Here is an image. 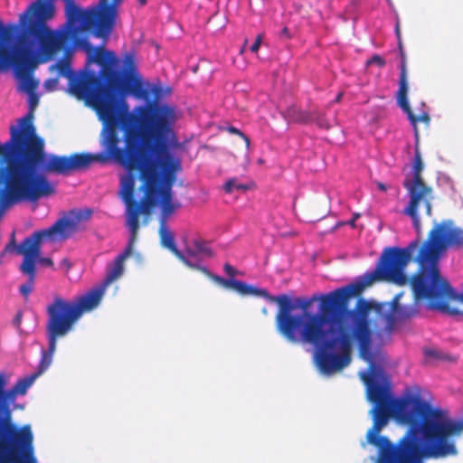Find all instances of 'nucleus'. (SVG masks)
I'll list each match as a JSON object with an SVG mask.
<instances>
[{"instance_id":"1","label":"nucleus","mask_w":463,"mask_h":463,"mask_svg":"<svg viewBox=\"0 0 463 463\" xmlns=\"http://www.w3.org/2000/svg\"><path fill=\"white\" fill-rule=\"evenodd\" d=\"M176 121L175 108L156 100L139 106L136 129L127 128L124 146L119 145L108 156L121 165L119 195L127 206L126 222L149 214L159 202L172 201V185L181 163L168 152L166 138Z\"/></svg>"},{"instance_id":"2","label":"nucleus","mask_w":463,"mask_h":463,"mask_svg":"<svg viewBox=\"0 0 463 463\" xmlns=\"http://www.w3.org/2000/svg\"><path fill=\"white\" fill-rule=\"evenodd\" d=\"M419 247V241H413L405 248H386L375 269L364 275L362 280L338 288L326 293L323 299L325 311L335 312L340 333L345 343V353L351 358L354 343L359 348L360 356L364 361L372 359V340L374 332L392 331L395 325V313L402 318H410L418 313L416 304L411 307L399 305L400 295H396L392 303H378L373 300L359 298L353 308H349L352 297H356L376 281H391L404 286L411 279L404 269Z\"/></svg>"},{"instance_id":"3","label":"nucleus","mask_w":463,"mask_h":463,"mask_svg":"<svg viewBox=\"0 0 463 463\" xmlns=\"http://www.w3.org/2000/svg\"><path fill=\"white\" fill-rule=\"evenodd\" d=\"M419 269L411 282L416 301L428 308L463 316V230L451 220L436 224L419 250Z\"/></svg>"},{"instance_id":"4","label":"nucleus","mask_w":463,"mask_h":463,"mask_svg":"<svg viewBox=\"0 0 463 463\" xmlns=\"http://www.w3.org/2000/svg\"><path fill=\"white\" fill-rule=\"evenodd\" d=\"M55 14V6L49 2L34 1L20 16L24 26L19 44L13 50L0 51V70L12 65L16 76H26L36 68L34 49L39 48L46 61L61 49H68L77 35L76 28L68 25L52 30L47 22Z\"/></svg>"},{"instance_id":"5","label":"nucleus","mask_w":463,"mask_h":463,"mask_svg":"<svg viewBox=\"0 0 463 463\" xmlns=\"http://www.w3.org/2000/svg\"><path fill=\"white\" fill-rule=\"evenodd\" d=\"M22 130L11 126L10 139L0 145V195L11 198L34 196L42 191V177L34 175L43 161L42 143L32 138L33 128L27 121Z\"/></svg>"},{"instance_id":"6","label":"nucleus","mask_w":463,"mask_h":463,"mask_svg":"<svg viewBox=\"0 0 463 463\" xmlns=\"http://www.w3.org/2000/svg\"><path fill=\"white\" fill-rule=\"evenodd\" d=\"M69 90L78 99L94 100L104 123L102 146L105 152L109 153L119 145V125L124 132L127 128L136 129L135 117L139 107L135 109V114L128 113V106L115 81L102 83L93 72H86L71 78Z\"/></svg>"},{"instance_id":"7","label":"nucleus","mask_w":463,"mask_h":463,"mask_svg":"<svg viewBox=\"0 0 463 463\" xmlns=\"http://www.w3.org/2000/svg\"><path fill=\"white\" fill-rule=\"evenodd\" d=\"M368 373H361V378L366 385L367 398L373 403L371 410L373 420L385 427L391 417H395L409 429H414L415 437L422 436V446H429V439L424 431L425 422L429 419V403L418 395L405 399H393L389 386V378L383 368L377 365L372 358Z\"/></svg>"},{"instance_id":"8","label":"nucleus","mask_w":463,"mask_h":463,"mask_svg":"<svg viewBox=\"0 0 463 463\" xmlns=\"http://www.w3.org/2000/svg\"><path fill=\"white\" fill-rule=\"evenodd\" d=\"M103 292V288H92L71 301L60 296L54 297L46 307L48 349L42 351L37 371L16 382L14 386V392L25 394L34 381L49 368L56 350L57 340L67 335L85 312L91 311L99 304Z\"/></svg>"},{"instance_id":"9","label":"nucleus","mask_w":463,"mask_h":463,"mask_svg":"<svg viewBox=\"0 0 463 463\" xmlns=\"http://www.w3.org/2000/svg\"><path fill=\"white\" fill-rule=\"evenodd\" d=\"M91 214L90 209L71 210L66 216L59 218L48 229L34 232L18 245L14 243V233H13V239L6 249L13 247L17 254L24 257L19 270L27 277V280L20 286L19 292L25 299L28 298L34 288L36 263L39 262L48 267L53 265L50 258H41L43 241L46 240L51 241H66L80 230V223L88 221Z\"/></svg>"},{"instance_id":"10","label":"nucleus","mask_w":463,"mask_h":463,"mask_svg":"<svg viewBox=\"0 0 463 463\" xmlns=\"http://www.w3.org/2000/svg\"><path fill=\"white\" fill-rule=\"evenodd\" d=\"M326 294H314L310 298H296V307L300 308L302 314L322 315L323 322L318 334L313 338L300 336V340L316 347V362L324 373H333L346 367L351 358L345 353V343L343 341L338 322L335 317L333 310L325 311L323 299Z\"/></svg>"},{"instance_id":"11","label":"nucleus","mask_w":463,"mask_h":463,"mask_svg":"<svg viewBox=\"0 0 463 463\" xmlns=\"http://www.w3.org/2000/svg\"><path fill=\"white\" fill-rule=\"evenodd\" d=\"M224 288H231L241 296L264 297L271 302L278 304L279 311L275 317L276 328L288 341L298 343L300 336L313 338L318 334L323 322L322 315L302 314L301 316L292 315L296 308L291 299L285 294L270 296L266 289L248 285L241 280L235 279H221Z\"/></svg>"},{"instance_id":"12","label":"nucleus","mask_w":463,"mask_h":463,"mask_svg":"<svg viewBox=\"0 0 463 463\" xmlns=\"http://www.w3.org/2000/svg\"><path fill=\"white\" fill-rule=\"evenodd\" d=\"M384 427L373 421L368 430L367 441L378 449V461L382 463L421 462L430 458L429 446H422L414 429H408L404 435L392 444L387 437L379 436Z\"/></svg>"},{"instance_id":"13","label":"nucleus","mask_w":463,"mask_h":463,"mask_svg":"<svg viewBox=\"0 0 463 463\" xmlns=\"http://www.w3.org/2000/svg\"><path fill=\"white\" fill-rule=\"evenodd\" d=\"M424 431L429 439L430 458H441L458 454L455 438L463 433V418L452 420L447 411L429 404V419Z\"/></svg>"},{"instance_id":"14","label":"nucleus","mask_w":463,"mask_h":463,"mask_svg":"<svg viewBox=\"0 0 463 463\" xmlns=\"http://www.w3.org/2000/svg\"><path fill=\"white\" fill-rule=\"evenodd\" d=\"M43 161L35 168L34 175L37 177L43 179V184L40 185L42 191L36 194L34 196H25L23 198L16 199V203L23 201L34 202L43 197H47L55 193L54 187L50 184L48 178L45 176L47 173H54L61 175H69L72 172L85 170L95 162H105L108 158H110L106 152V156L103 154L91 155V154H73L70 156L51 155L46 156L44 152V145L43 146Z\"/></svg>"},{"instance_id":"15","label":"nucleus","mask_w":463,"mask_h":463,"mask_svg":"<svg viewBox=\"0 0 463 463\" xmlns=\"http://www.w3.org/2000/svg\"><path fill=\"white\" fill-rule=\"evenodd\" d=\"M413 177L412 179L406 178L403 182V186L407 189L410 201L406 208L403 210V213L410 216L412 220L415 230L420 232V221L418 214V208L420 203H422L426 210V214L431 216L432 206L431 200L432 189L428 186L421 176L423 170V163L421 160L420 153L416 146L414 160L412 165Z\"/></svg>"},{"instance_id":"16","label":"nucleus","mask_w":463,"mask_h":463,"mask_svg":"<svg viewBox=\"0 0 463 463\" xmlns=\"http://www.w3.org/2000/svg\"><path fill=\"white\" fill-rule=\"evenodd\" d=\"M5 379L0 374V438L8 436L14 445L18 449H23L30 454L31 461L34 463L33 453V433L29 425L17 429L11 423V411L8 404L5 402Z\"/></svg>"},{"instance_id":"17","label":"nucleus","mask_w":463,"mask_h":463,"mask_svg":"<svg viewBox=\"0 0 463 463\" xmlns=\"http://www.w3.org/2000/svg\"><path fill=\"white\" fill-rule=\"evenodd\" d=\"M136 225V219L134 220V217H132L131 224H127L130 232L128 245L123 250V252L117 256L112 265L108 268L106 277L103 280V286L105 288L109 286L112 282H114L123 275L124 262L128 257L132 255L134 245L137 240L138 230L137 229Z\"/></svg>"},{"instance_id":"18","label":"nucleus","mask_w":463,"mask_h":463,"mask_svg":"<svg viewBox=\"0 0 463 463\" xmlns=\"http://www.w3.org/2000/svg\"><path fill=\"white\" fill-rule=\"evenodd\" d=\"M88 62H95L101 67V74L108 81H114L117 72L112 69L116 62L113 52H106L103 47L87 48Z\"/></svg>"},{"instance_id":"19","label":"nucleus","mask_w":463,"mask_h":463,"mask_svg":"<svg viewBox=\"0 0 463 463\" xmlns=\"http://www.w3.org/2000/svg\"><path fill=\"white\" fill-rule=\"evenodd\" d=\"M397 102L401 109L407 114L410 122L413 126L415 136L418 137V124L420 122H423L426 125H429L430 121V115L425 111L422 112L420 116L413 114L408 101V90H405V86L403 85L402 90H398L397 92Z\"/></svg>"},{"instance_id":"20","label":"nucleus","mask_w":463,"mask_h":463,"mask_svg":"<svg viewBox=\"0 0 463 463\" xmlns=\"http://www.w3.org/2000/svg\"><path fill=\"white\" fill-rule=\"evenodd\" d=\"M159 236L161 245L170 250L184 265H189L190 260L178 250L173 232L167 228L166 223H160Z\"/></svg>"},{"instance_id":"21","label":"nucleus","mask_w":463,"mask_h":463,"mask_svg":"<svg viewBox=\"0 0 463 463\" xmlns=\"http://www.w3.org/2000/svg\"><path fill=\"white\" fill-rule=\"evenodd\" d=\"M76 40V38L74 39ZM75 41L71 43L70 47L68 49H61V51H64V56L61 59H59L54 64H52L50 67L51 71H57L59 77H64L71 80V78L74 76L72 71H71V52L72 49V46L74 44Z\"/></svg>"},{"instance_id":"22","label":"nucleus","mask_w":463,"mask_h":463,"mask_svg":"<svg viewBox=\"0 0 463 463\" xmlns=\"http://www.w3.org/2000/svg\"><path fill=\"white\" fill-rule=\"evenodd\" d=\"M283 117L288 122L299 124H309L314 119L312 110H303L295 105L288 107L283 112Z\"/></svg>"},{"instance_id":"23","label":"nucleus","mask_w":463,"mask_h":463,"mask_svg":"<svg viewBox=\"0 0 463 463\" xmlns=\"http://www.w3.org/2000/svg\"><path fill=\"white\" fill-rule=\"evenodd\" d=\"M38 97L34 94V93H30V99H29V103H30V110L29 112L23 118H19L17 120V128L18 130H22L23 129V127L24 125H26L25 123H27V120L28 122H30L31 124V127L33 128V137L32 138H36L38 139L41 143H42V146H43V139L40 137L37 136L36 134V131H35V128L33 126V110L36 107V105L38 104Z\"/></svg>"},{"instance_id":"24","label":"nucleus","mask_w":463,"mask_h":463,"mask_svg":"<svg viewBox=\"0 0 463 463\" xmlns=\"http://www.w3.org/2000/svg\"><path fill=\"white\" fill-rule=\"evenodd\" d=\"M185 252L190 257H196L201 254L206 257H212L213 255L208 242L201 238L194 239L193 241V248L186 247Z\"/></svg>"},{"instance_id":"25","label":"nucleus","mask_w":463,"mask_h":463,"mask_svg":"<svg viewBox=\"0 0 463 463\" xmlns=\"http://www.w3.org/2000/svg\"><path fill=\"white\" fill-rule=\"evenodd\" d=\"M127 90L137 99H147L149 91L146 90L138 78L128 79L126 82Z\"/></svg>"},{"instance_id":"26","label":"nucleus","mask_w":463,"mask_h":463,"mask_svg":"<svg viewBox=\"0 0 463 463\" xmlns=\"http://www.w3.org/2000/svg\"><path fill=\"white\" fill-rule=\"evenodd\" d=\"M400 55H401V65H400V77H399V90H402V85L405 86V90H408L407 82V68H406V56L403 50L402 42L400 41L398 44Z\"/></svg>"},{"instance_id":"27","label":"nucleus","mask_w":463,"mask_h":463,"mask_svg":"<svg viewBox=\"0 0 463 463\" xmlns=\"http://www.w3.org/2000/svg\"><path fill=\"white\" fill-rule=\"evenodd\" d=\"M161 206L160 223H166L167 217L179 208L181 204L179 203H173L172 201H165L161 202Z\"/></svg>"},{"instance_id":"28","label":"nucleus","mask_w":463,"mask_h":463,"mask_svg":"<svg viewBox=\"0 0 463 463\" xmlns=\"http://www.w3.org/2000/svg\"><path fill=\"white\" fill-rule=\"evenodd\" d=\"M226 194H232L235 190H248V185L240 184L237 178H231L227 180L222 186Z\"/></svg>"},{"instance_id":"29","label":"nucleus","mask_w":463,"mask_h":463,"mask_svg":"<svg viewBox=\"0 0 463 463\" xmlns=\"http://www.w3.org/2000/svg\"><path fill=\"white\" fill-rule=\"evenodd\" d=\"M312 114L314 115L312 123H316L319 128L325 129H329L331 128V124L326 119L325 114L318 110H312Z\"/></svg>"},{"instance_id":"30","label":"nucleus","mask_w":463,"mask_h":463,"mask_svg":"<svg viewBox=\"0 0 463 463\" xmlns=\"http://www.w3.org/2000/svg\"><path fill=\"white\" fill-rule=\"evenodd\" d=\"M186 266L190 269L200 270L201 272L204 273L209 278H211L213 281H215V282L219 283L220 285H222V287H224L222 282L220 280V279H224L218 275L212 274L206 267L200 266L198 264L193 263L192 261H190V264L186 265Z\"/></svg>"},{"instance_id":"31","label":"nucleus","mask_w":463,"mask_h":463,"mask_svg":"<svg viewBox=\"0 0 463 463\" xmlns=\"http://www.w3.org/2000/svg\"><path fill=\"white\" fill-rule=\"evenodd\" d=\"M24 80L23 87L28 93H34L38 87V82L35 81L31 76V72H28L26 76H18Z\"/></svg>"},{"instance_id":"32","label":"nucleus","mask_w":463,"mask_h":463,"mask_svg":"<svg viewBox=\"0 0 463 463\" xmlns=\"http://www.w3.org/2000/svg\"><path fill=\"white\" fill-rule=\"evenodd\" d=\"M0 463H16L14 452L7 453V446L3 441H0Z\"/></svg>"},{"instance_id":"33","label":"nucleus","mask_w":463,"mask_h":463,"mask_svg":"<svg viewBox=\"0 0 463 463\" xmlns=\"http://www.w3.org/2000/svg\"><path fill=\"white\" fill-rule=\"evenodd\" d=\"M16 198L0 195V221L4 217L5 212L16 203Z\"/></svg>"},{"instance_id":"34","label":"nucleus","mask_w":463,"mask_h":463,"mask_svg":"<svg viewBox=\"0 0 463 463\" xmlns=\"http://www.w3.org/2000/svg\"><path fill=\"white\" fill-rule=\"evenodd\" d=\"M124 66L129 71H134L136 68L135 55L132 52H128L124 56Z\"/></svg>"},{"instance_id":"35","label":"nucleus","mask_w":463,"mask_h":463,"mask_svg":"<svg viewBox=\"0 0 463 463\" xmlns=\"http://www.w3.org/2000/svg\"><path fill=\"white\" fill-rule=\"evenodd\" d=\"M376 65L380 68H383L385 66L386 62H385V60L381 57L380 55L378 54H374L371 57V59H369L367 61H366V65L369 66V65Z\"/></svg>"},{"instance_id":"36","label":"nucleus","mask_w":463,"mask_h":463,"mask_svg":"<svg viewBox=\"0 0 463 463\" xmlns=\"http://www.w3.org/2000/svg\"><path fill=\"white\" fill-rule=\"evenodd\" d=\"M228 131L232 134H236L240 136L244 140L246 147L249 148L250 144V138L246 135H244L240 129L231 126L228 128Z\"/></svg>"},{"instance_id":"37","label":"nucleus","mask_w":463,"mask_h":463,"mask_svg":"<svg viewBox=\"0 0 463 463\" xmlns=\"http://www.w3.org/2000/svg\"><path fill=\"white\" fill-rule=\"evenodd\" d=\"M59 79H60V77L56 76L54 78H50L47 80H45V82H44L45 89L48 90H51V91L54 90L56 89V87L58 86Z\"/></svg>"},{"instance_id":"38","label":"nucleus","mask_w":463,"mask_h":463,"mask_svg":"<svg viewBox=\"0 0 463 463\" xmlns=\"http://www.w3.org/2000/svg\"><path fill=\"white\" fill-rule=\"evenodd\" d=\"M261 42H262V35L258 34L253 44L250 46V51L252 52H257L260 47Z\"/></svg>"},{"instance_id":"39","label":"nucleus","mask_w":463,"mask_h":463,"mask_svg":"<svg viewBox=\"0 0 463 463\" xmlns=\"http://www.w3.org/2000/svg\"><path fill=\"white\" fill-rule=\"evenodd\" d=\"M223 269L226 272V274L232 278H233L237 274V270L229 263L224 264Z\"/></svg>"},{"instance_id":"40","label":"nucleus","mask_w":463,"mask_h":463,"mask_svg":"<svg viewBox=\"0 0 463 463\" xmlns=\"http://www.w3.org/2000/svg\"><path fill=\"white\" fill-rule=\"evenodd\" d=\"M5 37H6V30L4 27L2 22L0 21V45L5 40Z\"/></svg>"},{"instance_id":"41","label":"nucleus","mask_w":463,"mask_h":463,"mask_svg":"<svg viewBox=\"0 0 463 463\" xmlns=\"http://www.w3.org/2000/svg\"><path fill=\"white\" fill-rule=\"evenodd\" d=\"M279 37L280 38H285V39H289L290 38V33H289V31L287 27H284L280 33H279Z\"/></svg>"},{"instance_id":"42","label":"nucleus","mask_w":463,"mask_h":463,"mask_svg":"<svg viewBox=\"0 0 463 463\" xmlns=\"http://www.w3.org/2000/svg\"><path fill=\"white\" fill-rule=\"evenodd\" d=\"M161 91H162V89L159 86H154L152 89V93L155 95V97L156 99L159 98Z\"/></svg>"},{"instance_id":"43","label":"nucleus","mask_w":463,"mask_h":463,"mask_svg":"<svg viewBox=\"0 0 463 463\" xmlns=\"http://www.w3.org/2000/svg\"><path fill=\"white\" fill-rule=\"evenodd\" d=\"M395 34L397 36V40H398V43H400V41H402V37H401V29H400V24H399V22L396 23V26H395Z\"/></svg>"},{"instance_id":"44","label":"nucleus","mask_w":463,"mask_h":463,"mask_svg":"<svg viewBox=\"0 0 463 463\" xmlns=\"http://www.w3.org/2000/svg\"><path fill=\"white\" fill-rule=\"evenodd\" d=\"M21 320H22V313L18 312L16 314L15 317L14 318V324L18 326L21 324Z\"/></svg>"},{"instance_id":"45","label":"nucleus","mask_w":463,"mask_h":463,"mask_svg":"<svg viewBox=\"0 0 463 463\" xmlns=\"http://www.w3.org/2000/svg\"><path fill=\"white\" fill-rule=\"evenodd\" d=\"M376 185H377L378 189L381 190L382 192H385L387 190L386 185L381 182H377Z\"/></svg>"},{"instance_id":"46","label":"nucleus","mask_w":463,"mask_h":463,"mask_svg":"<svg viewBox=\"0 0 463 463\" xmlns=\"http://www.w3.org/2000/svg\"><path fill=\"white\" fill-rule=\"evenodd\" d=\"M358 216H359V215H358V214H356L353 219H351V220H349V221L347 222V224H349V225H350V226H352V227H354V226H355V220H356V218H357Z\"/></svg>"},{"instance_id":"47","label":"nucleus","mask_w":463,"mask_h":463,"mask_svg":"<svg viewBox=\"0 0 463 463\" xmlns=\"http://www.w3.org/2000/svg\"><path fill=\"white\" fill-rule=\"evenodd\" d=\"M343 93H338L335 97V102H339L342 99Z\"/></svg>"},{"instance_id":"48","label":"nucleus","mask_w":463,"mask_h":463,"mask_svg":"<svg viewBox=\"0 0 463 463\" xmlns=\"http://www.w3.org/2000/svg\"><path fill=\"white\" fill-rule=\"evenodd\" d=\"M141 5H145L146 4V0H137Z\"/></svg>"},{"instance_id":"49","label":"nucleus","mask_w":463,"mask_h":463,"mask_svg":"<svg viewBox=\"0 0 463 463\" xmlns=\"http://www.w3.org/2000/svg\"><path fill=\"white\" fill-rule=\"evenodd\" d=\"M377 463H382V462H377ZM411 463H423V461H421V462H411Z\"/></svg>"}]
</instances>
